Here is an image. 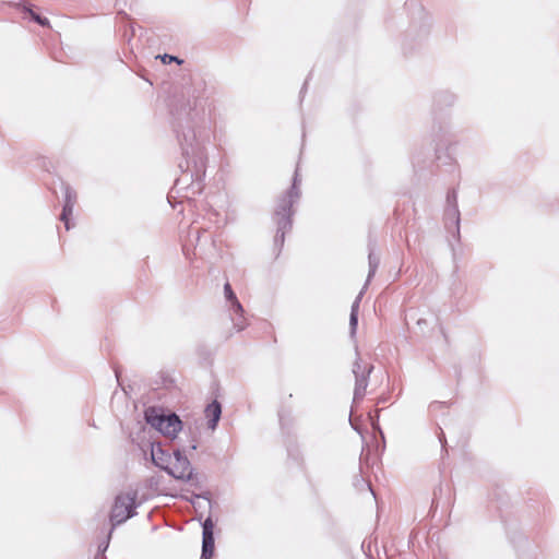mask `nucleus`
<instances>
[{"label": "nucleus", "instance_id": "aec40b11", "mask_svg": "<svg viewBox=\"0 0 559 559\" xmlns=\"http://www.w3.org/2000/svg\"><path fill=\"white\" fill-rule=\"evenodd\" d=\"M191 449H192V450H195V449H197V444H192V445H191Z\"/></svg>", "mask_w": 559, "mask_h": 559}, {"label": "nucleus", "instance_id": "1a4fd4ad", "mask_svg": "<svg viewBox=\"0 0 559 559\" xmlns=\"http://www.w3.org/2000/svg\"><path fill=\"white\" fill-rule=\"evenodd\" d=\"M206 417L209 418V428L214 430L217 426V423L221 418L222 407L221 404L216 401L209 404L205 408Z\"/></svg>", "mask_w": 559, "mask_h": 559}, {"label": "nucleus", "instance_id": "423d86ee", "mask_svg": "<svg viewBox=\"0 0 559 559\" xmlns=\"http://www.w3.org/2000/svg\"><path fill=\"white\" fill-rule=\"evenodd\" d=\"M175 462L167 468V473L176 479L189 481L193 478V469L187 456L180 450L174 451Z\"/></svg>", "mask_w": 559, "mask_h": 559}, {"label": "nucleus", "instance_id": "9b49d317", "mask_svg": "<svg viewBox=\"0 0 559 559\" xmlns=\"http://www.w3.org/2000/svg\"><path fill=\"white\" fill-rule=\"evenodd\" d=\"M224 293L226 299L230 302V311L231 312H243V308L241 304L236 298V295L234 294L231 286L229 283H226L224 286Z\"/></svg>", "mask_w": 559, "mask_h": 559}, {"label": "nucleus", "instance_id": "2eb2a0df", "mask_svg": "<svg viewBox=\"0 0 559 559\" xmlns=\"http://www.w3.org/2000/svg\"><path fill=\"white\" fill-rule=\"evenodd\" d=\"M25 10L28 12V14L31 15L32 20L35 21L36 23H38L39 25H41V26H49L50 25L48 19L41 17L40 15H38L37 13H35L34 11H32L28 8H26Z\"/></svg>", "mask_w": 559, "mask_h": 559}, {"label": "nucleus", "instance_id": "ddd939ff", "mask_svg": "<svg viewBox=\"0 0 559 559\" xmlns=\"http://www.w3.org/2000/svg\"><path fill=\"white\" fill-rule=\"evenodd\" d=\"M233 313L235 314V317H233L234 328L237 331H242L246 328L242 312H233Z\"/></svg>", "mask_w": 559, "mask_h": 559}, {"label": "nucleus", "instance_id": "f03ea898", "mask_svg": "<svg viewBox=\"0 0 559 559\" xmlns=\"http://www.w3.org/2000/svg\"><path fill=\"white\" fill-rule=\"evenodd\" d=\"M300 178L298 168L295 170L294 180L292 189L278 200L276 210H275V219L277 224V233L275 236V245H283L284 236L287 230L292 227V205L299 199Z\"/></svg>", "mask_w": 559, "mask_h": 559}, {"label": "nucleus", "instance_id": "39448f33", "mask_svg": "<svg viewBox=\"0 0 559 559\" xmlns=\"http://www.w3.org/2000/svg\"><path fill=\"white\" fill-rule=\"evenodd\" d=\"M372 369L373 366L364 362L357 354L353 365V373L355 376L354 402H359L364 399L368 386V379Z\"/></svg>", "mask_w": 559, "mask_h": 559}, {"label": "nucleus", "instance_id": "20e7f679", "mask_svg": "<svg viewBox=\"0 0 559 559\" xmlns=\"http://www.w3.org/2000/svg\"><path fill=\"white\" fill-rule=\"evenodd\" d=\"M135 492L121 493L116 497L110 514L112 526L126 522L135 514Z\"/></svg>", "mask_w": 559, "mask_h": 559}, {"label": "nucleus", "instance_id": "f3484780", "mask_svg": "<svg viewBox=\"0 0 559 559\" xmlns=\"http://www.w3.org/2000/svg\"><path fill=\"white\" fill-rule=\"evenodd\" d=\"M362 294H364V290H361L359 293V295L356 297L355 301L352 305L350 313L358 314L359 304H360Z\"/></svg>", "mask_w": 559, "mask_h": 559}, {"label": "nucleus", "instance_id": "a211bd4d", "mask_svg": "<svg viewBox=\"0 0 559 559\" xmlns=\"http://www.w3.org/2000/svg\"><path fill=\"white\" fill-rule=\"evenodd\" d=\"M162 60L164 63H166L167 61L171 62V61H176L178 63H181V60H179L177 57H173V56H169V55H164L162 57Z\"/></svg>", "mask_w": 559, "mask_h": 559}, {"label": "nucleus", "instance_id": "dca6fc26", "mask_svg": "<svg viewBox=\"0 0 559 559\" xmlns=\"http://www.w3.org/2000/svg\"><path fill=\"white\" fill-rule=\"evenodd\" d=\"M357 324H358V314L350 313L349 329H350V335L352 336H354L355 333H356Z\"/></svg>", "mask_w": 559, "mask_h": 559}, {"label": "nucleus", "instance_id": "6e6552de", "mask_svg": "<svg viewBox=\"0 0 559 559\" xmlns=\"http://www.w3.org/2000/svg\"><path fill=\"white\" fill-rule=\"evenodd\" d=\"M63 191L64 204L60 219L64 223L66 229L69 230L71 228L70 216L72 215L74 205L76 203V192L68 185H63Z\"/></svg>", "mask_w": 559, "mask_h": 559}, {"label": "nucleus", "instance_id": "0eeeda50", "mask_svg": "<svg viewBox=\"0 0 559 559\" xmlns=\"http://www.w3.org/2000/svg\"><path fill=\"white\" fill-rule=\"evenodd\" d=\"M202 554L200 559H212L214 554V523L207 518L202 524Z\"/></svg>", "mask_w": 559, "mask_h": 559}, {"label": "nucleus", "instance_id": "9d476101", "mask_svg": "<svg viewBox=\"0 0 559 559\" xmlns=\"http://www.w3.org/2000/svg\"><path fill=\"white\" fill-rule=\"evenodd\" d=\"M151 456H152L153 463L156 466H158L159 468L167 472V468L169 467L168 456L159 445H154V444L152 445Z\"/></svg>", "mask_w": 559, "mask_h": 559}, {"label": "nucleus", "instance_id": "6ab92c4d", "mask_svg": "<svg viewBox=\"0 0 559 559\" xmlns=\"http://www.w3.org/2000/svg\"><path fill=\"white\" fill-rule=\"evenodd\" d=\"M359 484H360L361 486L367 487V488L371 491V493L373 495V491H372V489H371V487H370V484H369V483H367L365 479H360V480H359Z\"/></svg>", "mask_w": 559, "mask_h": 559}, {"label": "nucleus", "instance_id": "f8f14e48", "mask_svg": "<svg viewBox=\"0 0 559 559\" xmlns=\"http://www.w3.org/2000/svg\"><path fill=\"white\" fill-rule=\"evenodd\" d=\"M368 262H369V273H368L367 283L374 275V273L379 266V259L374 255V253L372 251L369 252Z\"/></svg>", "mask_w": 559, "mask_h": 559}, {"label": "nucleus", "instance_id": "4468645a", "mask_svg": "<svg viewBox=\"0 0 559 559\" xmlns=\"http://www.w3.org/2000/svg\"><path fill=\"white\" fill-rule=\"evenodd\" d=\"M447 216H448V218H451L453 221V224L455 225V227H459V224H460V212H459L456 205H453L452 207H450L448 210Z\"/></svg>", "mask_w": 559, "mask_h": 559}, {"label": "nucleus", "instance_id": "7ed1b4c3", "mask_svg": "<svg viewBox=\"0 0 559 559\" xmlns=\"http://www.w3.org/2000/svg\"><path fill=\"white\" fill-rule=\"evenodd\" d=\"M144 415L152 428L170 439L176 438L182 428V423L176 414H165L160 408L148 407Z\"/></svg>", "mask_w": 559, "mask_h": 559}, {"label": "nucleus", "instance_id": "f257e3e1", "mask_svg": "<svg viewBox=\"0 0 559 559\" xmlns=\"http://www.w3.org/2000/svg\"><path fill=\"white\" fill-rule=\"evenodd\" d=\"M182 155L186 159V176L197 181L198 190H201L200 181L205 174V154L201 130L187 127L179 138Z\"/></svg>", "mask_w": 559, "mask_h": 559}]
</instances>
